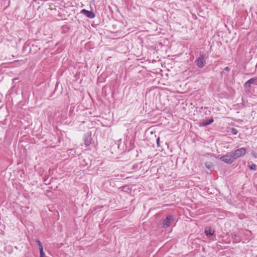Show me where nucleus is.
Returning <instances> with one entry per match:
<instances>
[{
    "label": "nucleus",
    "mask_w": 257,
    "mask_h": 257,
    "mask_svg": "<svg viewBox=\"0 0 257 257\" xmlns=\"http://www.w3.org/2000/svg\"><path fill=\"white\" fill-rule=\"evenodd\" d=\"M251 155L255 158H257V153L255 152H252L251 153Z\"/></svg>",
    "instance_id": "obj_18"
},
{
    "label": "nucleus",
    "mask_w": 257,
    "mask_h": 257,
    "mask_svg": "<svg viewBox=\"0 0 257 257\" xmlns=\"http://www.w3.org/2000/svg\"><path fill=\"white\" fill-rule=\"evenodd\" d=\"M16 79H17L14 78V79H13V80H16Z\"/></svg>",
    "instance_id": "obj_24"
},
{
    "label": "nucleus",
    "mask_w": 257,
    "mask_h": 257,
    "mask_svg": "<svg viewBox=\"0 0 257 257\" xmlns=\"http://www.w3.org/2000/svg\"><path fill=\"white\" fill-rule=\"evenodd\" d=\"M84 140V144L86 147L89 146L92 143V139L91 138V133H88L87 134L85 135Z\"/></svg>",
    "instance_id": "obj_6"
},
{
    "label": "nucleus",
    "mask_w": 257,
    "mask_h": 257,
    "mask_svg": "<svg viewBox=\"0 0 257 257\" xmlns=\"http://www.w3.org/2000/svg\"><path fill=\"white\" fill-rule=\"evenodd\" d=\"M68 152H69V154H72L73 155V153H72V152H74L73 150L72 149H70L68 151Z\"/></svg>",
    "instance_id": "obj_21"
},
{
    "label": "nucleus",
    "mask_w": 257,
    "mask_h": 257,
    "mask_svg": "<svg viewBox=\"0 0 257 257\" xmlns=\"http://www.w3.org/2000/svg\"><path fill=\"white\" fill-rule=\"evenodd\" d=\"M234 238L235 239V241L236 242H239V241H240V239H236V234H234Z\"/></svg>",
    "instance_id": "obj_19"
},
{
    "label": "nucleus",
    "mask_w": 257,
    "mask_h": 257,
    "mask_svg": "<svg viewBox=\"0 0 257 257\" xmlns=\"http://www.w3.org/2000/svg\"><path fill=\"white\" fill-rule=\"evenodd\" d=\"M257 81V78H252L247 80L244 84V88H249L250 87L251 84Z\"/></svg>",
    "instance_id": "obj_7"
},
{
    "label": "nucleus",
    "mask_w": 257,
    "mask_h": 257,
    "mask_svg": "<svg viewBox=\"0 0 257 257\" xmlns=\"http://www.w3.org/2000/svg\"><path fill=\"white\" fill-rule=\"evenodd\" d=\"M205 56L203 54H200L199 57L196 60L195 63L196 65L199 68H203L206 64L205 59Z\"/></svg>",
    "instance_id": "obj_3"
},
{
    "label": "nucleus",
    "mask_w": 257,
    "mask_h": 257,
    "mask_svg": "<svg viewBox=\"0 0 257 257\" xmlns=\"http://www.w3.org/2000/svg\"><path fill=\"white\" fill-rule=\"evenodd\" d=\"M36 242L37 243V245L39 246V251L41 250L42 249L43 250V245L41 241L38 239H37L36 240Z\"/></svg>",
    "instance_id": "obj_13"
},
{
    "label": "nucleus",
    "mask_w": 257,
    "mask_h": 257,
    "mask_svg": "<svg viewBox=\"0 0 257 257\" xmlns=\"http://www.w3.org/2000/svg\"><path fill=\"white\" fill-rule=\"evenodd\" d=\"M204 233L208 237L212 236L214 233V230L212 229L210 227H206L205 228Z\"/></svg>",
    "instance_id": "obj_8"
},
{
    "label": "nucleus",
    "mask_w": 257,
    "mask_h": 257,
    "mask_svg": "<svg viewBox=\"0 0 257 257\" xmlns=\"http://www.w3.org/2000/svg\"><path fill=\"white\" fill-rule=\"evenodd\" d=\"M70 30V28L67 25H64L62 27V33L65 34Z\"/></svg>",
    "instance_id": "obj_12"
},
{
    "label": "nucleus",
    "mask_w": 257,
    "mask_h": 257,
    "mask_svg": "<svg viewBox=\"0 0 257 257\" xmlns=\"http://www.w3.org/2000/svg\"><path fill=\"white\" fill-rule=\"evenodd\" d=\"M206 167L209 170H212L214 169V165L211 162H206L205 163Z\"/></svg>",
    "instance_id": "obj_11"
},
{
    "label": "nucleus",
    "mask_w": 257,
    "mask_h": 257,
    "mask_svg": "<svg viewBox=\"0 0 257 257\" xmlns=\"http://www.w3.org/2000/svg\"><path fill=\"white\" fill-rule=\"evenodd\" d=\"M80 13L84 15L87 18L90 19H93L95 17V15L92 11H88L85 9H82L80 11Z\"/></svg>",
    "instance_id": "obj_5"
},
{
    "label": "nucleus",
    "mask_w": 257,
    "mask_h": 257,
    "mask_svg": "<svg viewBox=\"0 0 257 257\" xmlns=\"http://www.w3.org/2000/svg\"><path fill=\"white\" fill-rule=\"evenodd\" d=\"M224 72H223V71H221V73H220V75H221V76H223V74H224Z\"/></svg>",
    "instance_id": "obj_22"
},
{
    "label": "nucleus",
    "mask_w": 257,
    "mask_h": 257,
    "mask_svg": "<svg viewBox=\"0 0 257 257\" xmlns=\"http://www.w3.org/2000/svg\"><path fill=\"white\" fill-rule=\"evenodd\" d=\"M224 70L226 71H229L230 68L226 66L224 68Z\"/></svg>",
    "instance_id": "obj_20"
},
{
    "label": "nucleus",
    "mask_w": 257,
    "mask_h": 257,
    "mask_svg": "<svg viewBox=\"0 0 257 257\" xmlns=\"http://www.w3.org/2000/svg\"><path fill=\"white\" fill-rule=\"evenodd\" d=\"M220 156H218L217 158H219V159L224 162V163L227 164H231L233 163V162L235 160L233 157L232 156V154L231 153V152L226 154L224 155H223L219 157Z\"/></svg>",
    "instance_id": "obj_1"
},
{
    "label": "nucleus",
    "mask_w": 257,
    "mask_h": 257,
    "mask_svg": "<svg viewBox=\"0 0 257 257\" xmlns=\"http://www.w3.org/2000/svg\"><path fill=\"white\" fill-rule=\"evenodd\" d=\"M248 167L250 170H255L256 169V165L253 163L249 165Z\"/></svg>",
    "instance_id": "obj_15"
},
{
    "label": "nucleus",
    "mask_w": 257,
    "mask_h": 257,
    "mask_svg": "<svg viewBox=\"0 0 257 257\" xmlns=\"http://www.w3.org/2000/svg\"><path fill=\"white\" fill-rule=\"evenodd\" d=\"M246 149L245 148H241L236 150L234 152H231L232 156L235 160L239 157L242 156L245 154Z\"/></svg>",
    "instance_id": "obj_2"
},
{
    "label": "nucleus",
    "mask_w": 257,
    "mask_h": 257,
    "mask_svg": "<svg viewBox=\"0 0 257 257\" xmlns=\"http://www.w3.org/2000/svg\"><path fill=\"white\" fill-rule=\"evenodd\" d=\"M231 133L233 135H236L238 133V131L236 128H235L234 127H232L231 128Z\"/></svg>",
    "instance_id": "obj_14"
},
{
    "label": "nucleus",
    "mask_w": 257,
    "mask_h": 257,
    "mask_svg": "<svg viewBox=\"0 0 257 257\" xmlns=\"http://www.w3.org/2000/svg\"><path fill=\"white\" fill-rule=\"evenodd\" d=\"M160 137H158V138L157 139V147H160Z\"/></svg>",
    "instance_id": "obj_17"
},
{
    "label": "nucleus",
    "mask_w": 257,
    "mask_h": 257,
    "mask_svg": "<svg viewBox=\"0 0 257 257\" xmlns=\"http://www.w3.org/2000/svg\"><path fill=\"white\" fill-rule=\"evenodd\" d=\"M122 191L126 193H129L132 191V188L128 185L122 186L118 188Z\"/></svg>",
    "instance_id": "obj_9"
},
{
    "label": "nucleus",
    "mask_w": 257,
    "mask_h": 257,
    "mask_svg": "<svg viewBox=\"0 0 257 257\" xmlns=\"http://www.w3.org/2000/svg\"><path fill=\"white\" fill-rule=\"evenodd\" d=\"M121 139H119V140H118V142H120V141H121Z\"/></svg>",
    "instance_id": "obj_23"
},
{
    "label": "nucleus",
    "mask_w": 257,
    "mask_h": 257,
    "mask_svg": "<svg viewBox=\"0 0 257 257\" xmlns=\"http://www.w3.org/2000/svg\"><path fill=\"white\" fill-rule=\"evenodd\" d=\"M175 219L174 216L170 215L168 216L165 219L162 220V227L163 228H167L170 225L171 221H174Z\"/></svg>",
    "instance_id": "obj_4"
},
{
    "label": "nucleus",
    "mask_w": 257,
    "mask_h": 257,
    "mask_svg": "<svg viewBox=\"0 0 257 257\" xmlns=\"http://www.w3.org/2000/svg\"><path fill=\"white\" fill-rule=\"evenodd\" d=\"M214 121V119L213 118H211L208 120L203 121L202 122V125L203 126H207L208 125L210 124Z\"/></svg>",
    "instance_id": "obj_10"
},
{
    "label": "nucleus",
    "mask_w": 257,
    "mask_h": 257,
    "mask_svg": "<svg viewBox=\"0 0 257 257\" xmlns=\"http://www.w3.org/2000/svg\"><path fill=\"white\" fill-rule=\"evenodd\" d=\"M256 67H257V64H256Z\"/></svg>",
    "instance_id": "obj_25"
},
{
    "label": "nucleus",
    "mask_w": 257,
    "mask_h": 257,
    "mask_svg": "<svg viewBox=\"0 0 257 257\" xmlns=\"http://www.w3.org/2000/svg\"><path fill=\"white\" fill-rule=\"evenodd\" d=\"M40 257H46L45 252H44L43 250L42 249L41 250H40Z\"/></svg>",
    "instance_id": "obj_16"
}]
</instances>
